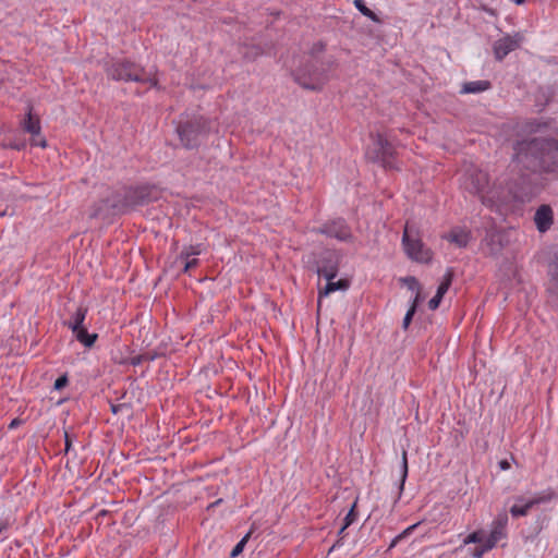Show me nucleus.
Masks as SVG:
<instances>
[{"label":"nucleus","mask_w":558,"mask_h":558,"mask_svg":"<svg viewBox=\"0 0 558 558\" xmlns=\"http://www.w3.org/2000/svg\"><path fill=\"white\" fill-rule=\"evenodd\" d=\"M512 165L518 170L534 173H556L558 171V140L533 137L518 141L513 145Z\"/></svg>","instance_id":"f257e3e1"},{"label":"nucleus","mask_w":558,"mask_h":558,"mask_svg":"<svg viewBox=\"0 0 558 558\" xmlns=\"http://www.w3.org/2000/svg\"><path fill=\"white\" fill-rule=\"evenodd\" d=\"M461 187L477 196L486 207L496 205L499 198V192L490 184L489 174L474 165L465 168L460 180Z\"/></svg>","instance_id":"f03ea898"},{"label":"nucleus","mask_w":558,"mask_h":558,"mask_svg":"<svg viewBox=\"0 0 558 558\" xmlns=\"http://www.w3.org/2000/svg\"><path fill=\"white\" fill-rule=\"evenodd\" d=\"M108 76L117 81L148 83L150 86L156 87L158 80L150 71H146L136 63L130 61L114 62L107 70Z\"/></svg>","instance_id":"7ed1b4c3"},{"label":"nucleus","mask_w":558,"mask_h":558,"mask_svg":"<svg viewBox=\"0 0 558 558\" xmlns=\"http://www.w3.org/2000/svg\"><path fill=\"white\" fill-rule=\"evenodd\" d=\"M159 197V190L153 185L128 187L124 191L123 199L112 201L110 206L117 211H124L129 208L143 206L150 202L157 201Z\"/></svg>","instance_id":"20e7f679"},{"label":"nucleus","mask_w":558,"mask_h":558,"mask_svg":"<svg viewBox=\"0 0 558 558\" xmlns=\"http://www.w3.org/2000/svg\"><path fill=\"white\" fill-rule=\"evenodd\" d=\"M210 130L209 121L204 117H194L191 120H180L177 126V133L182 145L192 149L199 145L202 137H204Z\"/></svg>","instance_id":"39448f33"},{"label":"nucleus","mask_w":558,"mask_h":558,"mask_svg":"<svg viewBox=\"0 0 558 558\" xmlns=\"http://www.w3.org/2000/svg\"><path fill=\"white\" fill-rule=\"evenodd\" d=\"M294 80L305 89L322 90L329 81V75L326 69L317 66L314 62H308L295 71Z\"/></svg>","instance_id":"423d86ee"},{"label":"nucleus","mask_w":558,"mask_h":558,"mask_svg":"<svg viewBox=\"0 0 558 558\" xmlns=\"http://www.w3.org/2000/svg\"><path fill=\"white\" fill-rule=\"evenodd\" d=\"M402 244L408 257L412 260L417 263H429L432 260V251L425 247L417 232H414L409 223L404 227Z\"/></svg>","instance_id":"0eeeda50"},{"label":"nucleus","mask_w":558,"mask_h":558,"mask_svg":"<svg viewBox=\"0 0 558 558\" xmlns=\"http://www.w3.org/2000/svg\"><path fill=\"white\" fill-rule=\"evenodd\" d=\"M338 269L335 266H331L329 268H319L318 275L324 276V278L327 280V284L324 289L319 290L318 294V308L320 307V300L323 296L329 295L331 292H335L337 290H347L349 288V281L347 279H340L338 281H332L337 276Z\"/></svg>","instance_id":"6e6552de"},{"label":"nucleus","mask_w":558,"mask_h":558,"mask_svg":"<svg viewBox=\"0 0 558 558\" xmlns=\"http://www.w3.org/2000/svg\"><path fill=\"white\" fill-rule=\"evenodd\" d=\"M523 36L519 33L507 35L494 44V54L496 60L501 61L508 53L520 47Z\"/></svg>","instance_id":"1a4fd4ad"},{"label":"nucleus","mask_w":558,"mask_h":558,"mask_svg":"<svg viewBox=\"0 0 558 558\" xmlns=\"http://www.w3.org/2000/svg\"><path fill=\"white\" fill-rule=\"evenodd\" d=\"M508 514L502 511L496 515L490 524V532L486 538L494 547L497 543L507 537Z\"/></svg>","instance_id":"9d476101"},{"label":"nucleus","mask_w":558,"mask_h":558,"mask_svg":"<svg viewBox=\"0 0 558 558\" xmlns=\"http://www.w3.org/2000/svg\"><path fill=\"white\" fill-rule=\"evenodd\" d=\"M317 231L340 241H347L351 238V231L342 219L325 223Z\"/></svg>","instance_id":"9b49d317"},{"label":"nucleus","mask_w":558,"mask_h":558,"mask_svg":"<svg viewBox=\"0 0 558 558\" xmlns=\"http://www.w3.org/2000/svg\"><path fill=\"white\" fill-rule=\"evenodd\" d=\"M376 155L371 157L374 160H380L385 168H391L389 158L393 156L392 145L380 134L376 136Z\"/></svg>","instance_id":"f8f14e48"},{"label":"nucleus","mask_w":558,"mask_h":558,"mask_svg":"<svg viewBox=\"0 0 558 558\" xmlns=\"http://www.w3.org/2000/svg\"><path fill=\"white\" fill-rule=\"evenodd\" d=\"M534 222L541 233L548 231L554 222L553 209L549 205H542L534 215Z\"/></svg>","instance_id":"ddd939ff"},{"label":"nucleus","mask_w":558,"mask_h":558,"mask_svg":"<svg viewBox=\"0 0 558 558\" xmlns=\"http://www.w3.org/2000/svg\"><path fill=\"white\" fill-rule=\"evenodd\" d=\"M453 279V271L451 268H448L442 282L439 284L436 294L429 300L428 307L432 311H435L438 308L444 295L447 293L448 289L451 286Z\"/></svg>","instance_id":"4468645a"},{"label":"nucleus","mask_w":558,"mask_h":558,"mask_svg":"<svg viewBox=\"0 0 558 558\" xmlns=\"http://www.w3.org/2000/svg\"><path fill=\"white\" fill-rule=\"evenodd\" d=\"M202 252L201 245H191L187 247H184L182 252L180 253L179 258L184 262V271H189L191 268H194L198 264V259L192 256H197Z\"/></svg>","instance_id":"2eb2a0df"},{"label":"nucleus","mask_w":558,"mask_h":558,"mask_svg":"<svg viewBox=\"0 0 558 558\" xmlns=\"http://www.w3.org/2000/svg\"><path fill=\"white\" fill-rule=\"evenodd\" d=\"M444 239L459 247H465L471 239V232L462 228H453L449 233L442 235Z\"/></svg>","instance_id":"dca6fc26"},{"label":"nucleus","mask_w":558,"mask_h":558,"mask_svg":"<svg viewBox=\"0 0 558 558\" xmlns=\"http://www.w3.org/2000/svg\"><path fill=\"white\" fill-rule=\"evenodd\" d=\"M555 498V493L553 489H546L541 493L535 494L532 498L524 501L523 497H518L517 501L523 502L525 508L530 511L534 506L549 502Z\"/></svg>","instance_id":"f3484780"},{"label":"nucleus","mask_w":558,"mask_h":558,"mask_svg":"<svg viewBox=\"0 0 558 558\" xmlns=\"http://www.w3.org/2000/svg\"><path fill=\"white\" fill-rule=\"evenodd\" d=\"M23 130L29 133L32 136H38L40 134V120L38 117L32 113V107H28L26 117L21 122Z\"/></svg>","instance_id":"a211bd4d"},{"label":"nucleus","mask_w":558,"mask_h":558,"mask_svg":"<svg viewBox=\"0 0 558 558\" xmlns=\"http://www.w3.org/2000/svg\"><path fill=\"white\" fill-rule=\"evenodd\" d=\"M547 291L551 296L558 299V257L554 260L550 268V279Z\"/></svg>","instance_id":"6ab92c4d"},{"label":"nucleus","mask_w":558,"mask_h":558,"mask_svg":"<svg viewBox=\"0 0 558 558\" xmlns=\"http://www.w3.org/2000/svg\"><path fill=\"white\" fill-rule=\"evenodd\" d=\"M490 83L488 81H474L468 82L463 85L461 93L463 94H476L488 89Z\"/></svg>","instance_id":"aec40b11"},{"label":"nucleus","mask_w":558,"mask_h":558,"mask_svg":"<svg viewBox=\"0 0 558 558\" xmlns=\"http://www.w3.org/2000/svg\"><path fill=\"white\" fill-rule=\"evenodd\" d=\"M72 331L75 335L76 339L81 343H83L85 347H88V348H90L95 343V341L98 337L97 333H92V335L88 333L85 327H81V328H78L76 330H72Z\"/></svg>","instance_id":"412c9836"},{"label":"nucleus","mask_w":558,"mask_h":558,"mask_svg":"<svg viewBox=\"0 0 558 558\" xmlns=\"http://www.w3.org/2000/svg\"><path fill=\"white\" fill-rule=\"evenodd\" d=\"M86 312V308L78 307L68 323L69 328H71L72 330H76L83 327V322L85 319Z\"/></svg>","instance_id":"4be33fe9"},{"label":"nucleus","mask_w":558,"mask_h":558,"mask_svg":"<svg viewBox=\"0 0 558 558\" xmlns=\"http://www.w3.org/2000/svg\"><path fill=\"white\" fill-rule=\"evenodd\" d=\"M400 282L408 287L409 290L415 291V295H418V302L421 301V286L415 277L408 276L400 278Z\"/></svg>","instance_id":"5701e85b"},{"label":"nucleus","mask_w":558,"mask_h":558,"mask_svg":"<svg viewBox=\"0 0 558 558\" xmlns=\"http://www.w3.org/2000/svg\"><path fill=\"white\" fill-rule=\"evenodd\" d=\"M354 5L364 16L371 19L376 23L379 22L378 16L364 4L363 0H354Z\"/></svg>","instance_id":"b1692460"},{"label":"nucleus","mask_w":558,"mask_h":558,"mask_svg":"<svg viewBox=\"0 0 558 558\" xmlns=\"http://www.w3.org/2000/svg\"><path fill=\"white\" fill-rule=\"evenodd\" d=\"M547 126H548L547 122H542L539 120H532L526 123L525 131L529 133H538L542 130L546 129Z\"/></svg>","instance_id":"393cba45"},{"label":"nucleus","mask_w":558,"mask_h":558,"mask_svg":"<svg viewBox=\"0 0 558 558\" xmlns=\"http://www.w3.org/2000/svg\"><path fill=\"white\" fill-rule=\"evenodd\" d=\"M418 304V295H415L413 301H412V305L411 307L408 310L404 318H403V323H402V326L404 329H407L412 320V317L413 315L415 314L416 312V306Z\"/></svg>","instance_id":"a878e982"},{"label":"nucleus","mask_w":558,"mask_h":558,"mask_svg":"<svg viewBox=\"0 0 558 558\" xmlns=\"http://www.w3.org/2000/svg\"><path fill=\"white\" fill-rule=\"evenodd\" d=\"M401 478H400V493L403 490V487H404V483H405V480L408 477V470H409V466H408V456H407V451L403 450L402 451V463H401Z\"/></svg>","instance_id":"bb28decb"},{"label":"nucleus","mask_w":558,"mask_h":558,"mask_svg":"<svg viewBox=\"0 0 558 558\" xmlns=\"http://www.w3.org/2000/svg\"><path fill=\"white\" fill-rule=\"evenodd\" d=\"M484 542H485L484 541V531L478 530V531H475V532L469 534L463 539V545H468V544H472V543L482 544Z\"/></svg>","instance_id":"cd10ccee"},{"label":"nucleus","mask_w":558,"mask_h":558,"mask_svg":"<svg viewBox=\"0 0 558 558\" xmlns=\"http://www.w3.org/2000/svg\"><path fill=\"white\" fill-rule=\"evenodd\" d=\"M493 548H494V546L487 539H485L484 543H482L480 546L475 547L471 551V555L474 558H482L485 553H487L488 550H490Z\"/></svg>","instance_id":"c85d7f7f"},{"label":"nucleus","mask_w":558,"mask_h":558,"mask_svg":"<svg viewBox=\"0 0 558 558\" xmlns=\"http://www.w3.org/2000/svg\"><path fill=\"white\" fill-rule=\"evenodd\" d=\"M355 519H356V513H355V502H354L352 505L350 511L348 512V514L344 518V524L341 526L339 534L341 535L344 532V530L355 521Z\"/></svg>","instance_id":"c756f323"},{"label":"nucleus","mask_w":558,"mask_h":558,"mask_svg":"<svg viewBox=\"0 0 558 558\" xmlns=\"http://www.w3.org/2000/svg\"><path fill=\"white\" fill-rule=\"evenodd\" d=\"M420 524H421V522H417V523L412 524L409 527H407L403 532H401L398 536H396L393 538V541L391 542L390 547H393L399 541H401V539L405 538L407 536H409Z\"/></svg>","instance_id":"7c9ffc66"},{"label":"nucleus","mask_w":558,"mask_h":558,"mask_svg":"<svg viewBox=\"0 0 558 558\" xmlns=\"http://www.w3.org/2000/svg\"><path fill=\"white\" fill-rule=\"evenodd\" d=\"M251 536V532H248L235 546L234 548L231 550V554L230 556L232 558L239 556L242 551H243V548L247 542V539L250 538Z\"/></svg>","instance_id":"2f4dec72"},{"label":"nucleus","mask_w":558,"mask_h":558,"mask_svg":"<svg viewBox=\"0 0 558 558\" xmlns=\"http://www.w3.org/2000/svg\"><path fill=\"white\" fill-rule=\"evenodd\" d=\"M510 513L514 518L525 517L527 515L529 510L525 508L524 504H522L521 506L515 504L510 508Z\"/></svg>","instance_id":"473e14b6"},{"label":"nucleus","mask_w":558,"mask_h":558,"mask_svg":"<svg viewBox=\"0 0 558 558\" xmlns=\"http://www.w3.org/2000/svg\"><path fill=\"white\" fill-rule=\"evenodd\" d=\"M151 360H154V356H150L148 354H138V355L132 356L129 360V363L133 366H137V365L142 364L144 361H151Z\"/></svg>","instance_id":"72a5a7b5"},{"label":"nucleus","mask_w":558,"mask_h":558,"mask_svg":"<svg viewBox=\"0 0 558 558\" xmlns=\"http://www.w3.org/2000/svg\"><path fill=\"white\" fill-rule=\"evenodd\" d=\"M31 144L33 146H39V147H43V148H45L47 146L46 140L44 137H40V134L38 136H33L32 141H31Z\"/></svg>","instance_id":"f704fd0d"},{"label":"nucleus","mask_w":558,"mask_h":558,"mask_svg":"<svg viewBox=\"0 0 558 558\" xmlns=\"http://www.w3.org/2000/svg\"><path fill=\"white\" fill-rule=\"evenodd\" d=\"M108 199L101 201V205L99 207H96L93 213L90 214L92 218H98L102 216V207L108 205Z\"/></svg>","instance_id":"c9c22d12"},{"label":"nucleus","mask_w":558,"mask_h":558,"mask_svg":"<svg viewBox=\"0 0 558 558\" xmlns=\"http://www.w3.org/2000/svg\"><path fill=\"white\" fill-rule=\"evenodd\" d=\"M68 384V377L65 375L63 376H60L56 381H54V388L57 390H60L62 389L63 387H65Z\"/></svg>","instance_id":"e433bc0d"},{"label":"nucleus","mask_w":558,"mask_h":558,"mask_svg":"<svg viewBox=\"0 0 558 558\" xmlns=\"http://www.w3.org/2000/svg\"><path fill=\"white\" fill-rule=\"evenodd\" d=\"M126 410L129 411V407L126 404H112L111 411L117 414L119 411Z\"/></svg>","instance_id":"4c0bfd02"},{"label":"nucleus","mask_w":558,"mask_h":558,"mask_svg":"<svg viewBox=\"0 0 558 558\" xmlns=\"http://www.w3.org/2000/svg\"><path fill=\"white\" fill-rule=\"evenodd\" d=\"M64 438H65V452H69L70 447H71V439L66 432L64 433Z\"/></svg>","instance_id":"58836bf2"},{"label":"nucleus","mask_w":558,"mask_h":558,"mask_svg":"<svg viewBox=\"0 0 558 558\" xmlns=\"http://www.w3.org/2000/svg\"><path fill=\"white\" fill-rule=\"evenodd\" d=\"M21 424V421L19 418H14L11 421L10 425H9V428H15L17 427L19 425Z\"/></svg>","instance_id":"ea45409f"},{"label":"nucleus","mask_w":558,"mask_h":558,"mask_svg":"<svg viewBox=\"0 0 558 558\" xmlns=\"http://www.w3.org/2000/svg\"><path fill=\"white\" fill-rule=\"evenodd\" d=\"M499 465H500V468H501L502 470H508V469L510 468V464H509V462H508L507 460H501V461L499 462Z\"/></svg>","instance_id":"a19ab883"},{"label":"nucleus","mask_w":558,"mask_h":558,"mask_svg":"<svg viewBox=\"0 0 558 558\" xmlns=\"http://www.w3.org/2000/svg\"><path fill=\"white\" fill-rule=\"evenodd\" d=\"M513 2L518 5L522 4L525 2V0H513Z\"/></svg>","instance_id":"79ce46f5"},{"label":"nucleus","mask_w":558,"mask_h":558,"mask_svg":"<svg viewBox=\"0 0 558 558\" xmlns=\"http://www.w3.org/2000/svg\"><path fill=\"white\" fill-rule=\"evenodd\" d=\"M13 147L16 149H21L23 147V145H14Z\"/></svg>","instance_id":"37998d69"}]
</instances>
